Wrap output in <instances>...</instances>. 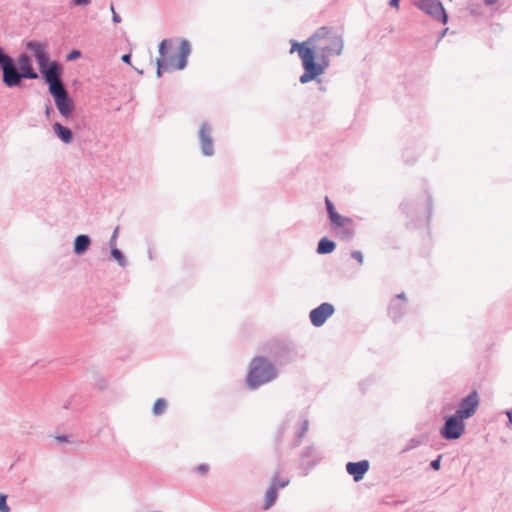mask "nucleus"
Wrapping results in <instances>:
<instances>
[{"label": "nucleus", "mask_w": 512, "mask_h": 512, "mask_svg": "<svg viewBox=\"0 0 512 512\" xmlns=\"http://www.w3.org/2000/svg\"><path fill=\"white\" fill-rule=\"evenodd\" d=\"M335 243L331 240H328L326 238H322V254L324 253H330L334 250Z\"/></svg>", "instance_id": "20"}, {"label": "nucleus", "mask_w": 512, "mask_h": 512, "mask_svg": "<svg viewBox=\"0 0 512 512\" xmlns=\"http://www.w3.org/2000/svg\"><path fill=\"white\" fill-rule=\"evenodd\" d=\"M0 512H10V507L7 505V495L0 493Z\"/></svg>", "instance_id": "22"}, {"label": "nucleus", "mask_w": 512, "mask_h": 512, "mask_svg": "<svg viewBox=\"0 0 512 512\" xmlns=\"http://www.w3.org/2000/svg\"><path fill=\"white\" fill-rule=\"evenodd\" d=\"M18 66L21 71V75L23 78L36 79L38 77L37 73L33 71L30 59L26 55H22L18 59Z\"/></svg>", "instance_id": "13"}, {"label": "nucleus", "mask_w": 512, "mask_h": 512, "mask_svg": "<svg viewBox=\"0 0 512 512\" xmlns=\"http://www.w3.org/2000/svg\"><path fill=\"white\" fill-rule=\"evenodd\" d=\"M310 318L315 326H320V306L311 311Z\"/></svg>", "instance_id": "21"}, {"label": "nucleus", "mask_w": 512, "mask_h": 512, "mask_svg": "<svg viewBox=\"0 0 512 512\" xmlns=\"http://www.w3.org/2000/svg\"><path fill=\"white\" fill-rule=\"evenodd\" d=\"M369 461L349 462L346 465L347 472L353 477L354 481H360L369 469Z\"/></svg>", "instance_id": "11"}, {"label": "nucleus", "mask_w": 512, "mask_h": 512, "mask_svg": "<svg viewBox=\"0 0 512 512\" xmlns=\"http://www.w3.org/2000/svg\"><path fill=\"white\" fill-rule=\"evenodd\" d=\"M55 104L62 116L66 117V118L70 117L74 106H73L72 100L68 97V95H66L60 99L59 98L55 99Z\"/></svg>", "instance_id": "14"}, {"label": "nucleus", "mask_w": 512, "mask_h": 512, "mask_svg": "<svg viewBox=\"0 0 512 512\" xmlns=\"http://www.w3.org/2000/svg\"><path fill=\"white\" fill-rule=\"evenodd\" d=\"M288 484H289V480H287V479H283V480H278V479H277V490H278L279 488H284V487H286Z\"/></svg>", "instance_id": "27"}, {"label": "nucleus", "mask_w": 512, "mask_h": 512, "mask_svg": "<svg viewBox=\"0 0 512 512\" xmlns=\"http://www.w3.org/2000/svg\"><path fill=\"white\" fill-rule=\"evenodd\" d=\"M325 204L327 207L328 215L330 218V221L333 226L336 227H342L347 229V236H350L352 234V231L349 229V226L352 224V220L350 218L341 216L338 214L332 204V202L329 200V198H325Z\"/></svg>", "instance_id": "9"}, {"label": "nucleus", "mask_w": 512, "mask_h": 512, "mask_svg": "<svg viewBox=\"0 0 512 512\" xmlns=\"http://www.w3.org/2000/svg\"><path fill=\"white\" fill-rule=\"evenodd\" d=\"M111 11H112V13H113V21H114L115 23H120V22H121V18H120V16L115 12V10H114V7H113V6H111Z\"/></svg>", "instance_id": "28"}, {"label": "nucleus", "mask_w": 512, "mask_h": 512, "mask_svg": "<svg viewBox=\"0 0 512 512\" xmlns=\"http://www.w3.org/2000/svg\"><path fill=\"white\" fill-rule=\"evenodd\" d=\"M54 132L56 135L66 144L72 141V132L69 128L64 127L60 123H55L53 125Z\"/></svg>", "instance_id": "16"}, {"label": "nucleus", "mask_w": 512, "mask_h": 512, "mask_svg": "<svg viewBox=\"0 0 512 512\" xmlns=\"http://www.w3.org/2000/svg\"><path fill=\"white\" fill-rule=\"evenodd\" d=\"M325 29L322 28V31ZM343 48L342 39L330 31L322 32V50L326 55H339Z\"/></svg>", "instance_id": "7"}, {"label": "nucleus", "mask_w": 512, "mask_h": 512, "mask_svg": "<svg viewBox=\"0 0 512 512\" xmlns=\"http://www.w3.org/2000/svg\"><path fill=\"white\" fill-rule=\"evenodd\" d=\"M295 51L298 52L305 70L304 74L300 77V82L304 84L315 79L320 73V70L314 63L316 47L313 45L312 39L304 41L301 44L292 42L290 52L293 53Z\"/></svg>", "instance_id": "3"}, {"label": "nucleus", "mask_w": 512, "mask_h": 512, "mask_svg": "<svg viewBox=\"0 0 512 512\" xmlns=\"http://www.w3.org/2000/svg\"><path fill=\"white\" fill-rule=\"evenodd\" d=\"M399 2H400V0H390L389 4H390V6L398 9L399 8Z\"/></svg>", "instance_id": "30"}, {"label": "nucleus", "mask_w": 512, "mask_h": 512, "mask_svg": "<svg viewBox=\"0 0 512 512\" xmlns=\"http://www.w3.org/2000/svg\"><path fill=\"white\" fill-rule=\"evenodd\" d=\"M167 408V401L163 398H158L152 408V412L154 415L158 416L164 413Z\"/></svg>", "instance_id": "18"}, {"label": "nucleus", "mask_w": 512, "mask_h": 512, "mask_svg": "<svg viewBox=\"0 0 512 512\" xmlns=\"http://www.w3.org/2000/svg\"><path fill=\"white\" fill-rule=\"evenodd\" d=\"M479 405V397L476 391H472L467 397L460 402L456 415L463 419L473 416Z\"/></svg>", "instance_id": "8"}, {"label": "nucleus", "mask_w": 512, "mask_h": 512, "mask_svg": "<svg viewBox=\"0 0 512 512\" xmlns=\"http://www.w3.org/2000/svg\"><path fill=\"white\" fill-rule=\"evenodd\" d=\"M59 68L57 63H52L48 67V69L43 70V75L46 82L49 84V92L54 97V100L57 98H63L68 95L67 91L59 78Z\"/></svg>", "instance_id": "4"}, {"label": "nucleus", "mask_w": 512, "mask_h": 512, "mask_svg": "<svg viewBox=\"0 0 512 512\" xmlns=\"http://www.w3.org/2000/svg\"><path fill=\"white\" fill-rule=\"evenodd\" d=\"M201 140V149L204 155L210 156L213 153V143L210 137V129L207 125H202L199 132Z\"/></svg>", "instance_id": "12"}, {"label": "nucleus", "mask_w": 512, "mask_h": 512, "mask_svg": "<svg viewBox=\"0 0 512 512\" xmlns=\"http://www.w3.org/2000/svg\"><path fill=\"white\" fill-rule=\"evenodd\" d=\"M277 499V477L272 480L270 487L265 493L264 509H269Z\"/></svg>", "instance_id": "15"}, {"label": "nucleus", "mask_w": 512, "mask_h": 512, "mask_svg": "<svg viewBox=\"0 0 512 512\" xmlns=\"http://www.w3.org/2000/svg\"><path fill=\"white\" fill-rule=\"evenodd\" d=\"M317 251L320 252V242L317 245Z\"/></svg>", "instance_id": "38"}, {"label": "nucleus", "mask_w": 512, "mask_h": 512, "mask_svg": "<svg viewBox=\"0 0 512 512\" xmlns=\"http://www.w3.org/2000/svg\"><path fill=\"white\" fill-rule=\"evenodd\" d=\"M189 53L190 44L187 40H181L177 49L174 48L172 40H163L159 46L160 57L157 59V76L161 77L162 70L183 69L186 66Z\"/></svg>", "instance_id": "1"}, {"label": "nucleus", "mask_w": 512, "mask_h": 512, "mask_svg": "<svg viewBox=\"0 0 512 512\" xmlns=\"http://www.w3.org/2000/svg\"><path fill=\"white\" fill-rule=\"evenodd\" d=\"M130 59H131V56L129 54H125L122 56V60L125 62V63H130Z\"/></svg>", "instance_id": "32"}, {"label": "nucleus", "mask_w": 512, "mask_h": 512, "mask_svg": "<svg viewBox=\"0 0 512 512\" xmlns=\"http://www.w3.org/2000/svg\"><path fill=\"white\" fill-rule=\"evenodd\" d=\"M76 5H86L89 3V0H74Z\"/></svg>", "instance_id": "31"}, {"label": "nucleus", "mask_w": 512, "mask_h": 512, "mask_svg": "<svg viewBox=\"0 0 512 512\" xmlns=\"http://www.w3.org/2000/svg\"><path fill=\"white\" fill-rule=\"evenodd\" d=\"M431 467L434 470H438L440 468V457L434 461L431 462Z\"/></svg>", "instance_id": "29"}, {"label": "nucleus", "mask_w": 512, "mask_h": 512, "mask_svg": "<svg viewBox=\"0 0 512 512\" xmlns=\"http://www.w3.org/2000/svg\"><path fill=\"white\" fill-rule=\"evenodd\" d=\"M27 48L34 54L41 73H43V70L48 69V56L46 54L45 44L31 41L27 43Z\"/></svg>", "instance_id": "10"}, {"label": "nucleus", "mask_w": 512, "mask_h": 512, "mask_svg": "<svg viewBox=\"0 0 512 512\" xmlns=\"http://www.w3.org/2000/svg\"><path fill=\"white\" fill-rule=\"evenodd\" d=\"M397 297H398V298H400V299H404V300H405V295H404V293L398 294V295H397Z\"/></svg>", "instance_id": "36"}, {"label": "nucleus", "mask_w": 512, "mask_h": 512, "mask_svg": "<svg viewBox=\"0 0 512 512\" xmlns=\"http://www.w3.org/2000/svg\"><path fill=\"white\" fill-rule=\"evenodd\" d=\"M487 5H492L497 2V0H484Z\"/></svg>", "instance_id": "33"}, {"label": "nucleus", "mask_w": 512, "mask_h": 512, "mask_svg": "<svg viewBox=\"0 0 512 512\" xmlns=\"http://www.w3.org/2000/svg\"><path fill=\"white\" fill-rule=\"evenodd\" d=\"M111 254L112 256L114 257V259L120 264V265H124L125 263V259H124V256L122 255V253L116 249V248H113L112 251H111Z\"/></svg>", "instance_id": "23"}, {"label": "nucleus", "mask_w": 512, "mask_h": 512, "mask_svg": "<svg viewBox=\"0 0 512 512\" xmlns=\"http://www.w3.org/2000/svg\"><path fill=\"white\" fill-rule=\"evenodd\" d=\"M81 56V52L78 50H73L67 55V60L72 61Z\"/></svg>", "instance_id": "24"}, {"label": "nucleus", "mask_w": 512, "mask_h": 512, "mask_svg": "<svg viewBox=\"0 0 512 512\" xmlns=\"http://www.w3.org/2000/svg\"><path fill=\"white\" fill-rule=\"evenodd\" d=\"M90 245V238L86 235H79L74 242V252L76 254L84 253Z\"/></svg>", "instance_id": "17"}, {"label": "nucleus", "mask_w": 512, "mask_h": 512, "mask_svg": "<svg viewBox=\"0 0 512 512\" xmlns=\"http://www.w3.org/2000/svg\"><path fill=\"white\" fill-rule=\"evenodd\" d=\"M507 416H508L510 423L512 424V411H508Z\"/></svg>", "instance_id": "34"}, {"label": "nucleus", "mask_w": 512, "mask_h": 512, "mask_svg": "<svg viewBox=\"0 0 512 512\" xmlns=\"http://www.w3.org/2000/svg\"><path fill=\"white\" fill-rule=\"evenodd\" d=\"M56 439L58 441H66V437H64V436L56 437Z\"/></svg>", "instance_id": "35"}, {"label": "nucleus", "mask_w": 512, "mask_h": 512, "mask_svg": "<svg viewBox=\"0 0 512 512\" xmlns=\"http://www.w3.org/2000/svg\"><path fill=\"white\" fill-rule=\"evenodd\" d=\"M415 5L426 14L441 21L443 24L447 23V14L439 0H419L415 2Z\"/></svg>", "instance_id": "5"}, {"label": "nucleus", "mask_w": 512, "mask_h": 512, "mask_svg": "<svg viewBox=\"0 0 512 512\" xmlns=\"http://www.w3.org/2000/svg\"><path fill=\"white\" fill-rule=\"evenodd\" d=\"M352 258H354L358 263H363V254L360 251H354L351 254Z\"/></svg>", "instance_id": "25"}, {"label": "nucleus", "mask_w": 512, "mask_h": 512, "mask_svg": "<svg viewBox=\"0 0 512 512\" xmlns=\"http://www.w3.org/2000/svg\"><path fill=\"white\" fill-rule=\"evenodd\" d=\"M209 470V467L207 464H201L197 467V471L201 474H206Z\"/></svg>", "instance_id": "26"}, {"label": "nucleus", "mask_w": 512, "mask_h": 512, "mask_svg": "<svg viewBox=\"0 0 512 512\" xmlns=\"http://www.w3.org/2000/svg\"><path fill=\"white\" fill-rule=\"evenodd\" d=\"M464 419L456 414L447 418L445 425L441 429V435L448 440H454L461 437L465 430Z\"/></svg>", "instance_id": "6"}, {"label": "nucleus", "mask_w": 512, "mask_h": 512, "mask_svg": "<svg viewBox=\"0 0 512 512\" xmlns=\"http://www.w3.org/2000/svg\"><path fill=\"white\" fill-rule=\"evenodd\" d=\"M276 377V369L265 357H254L249 365L246 382L249 388L255 389Z\"/></svg>", "instance_id": "2"}, {"label": "nucleus", "mask_w": 512, "mask_h": 512, "mask_svg": "<svg viewBox=\"0 0 512 512\" xmlns=\"http://www.w3.org/2000/svg\"><path fill=\"white\" fill-rule=\"evenodd\" d=\"M334 313V307L329 303H322V324Z\"/></svg>", "instance_id": "19"}, {"label": "nucleus", "mask_w": 512, "mask_h": 512, "mask_svg": "<svg viewBox=\"0 0 512 512\" xmlns=\"http://www.w3.org/2000/svg\"><path fill=\"white\" fill-rule=\"evenodd\" d=\"M49 112H50V108H49V107H47V108H46V114H47V115H49Z\"/></svg>", "instance_id": "37"}]
</instances>
